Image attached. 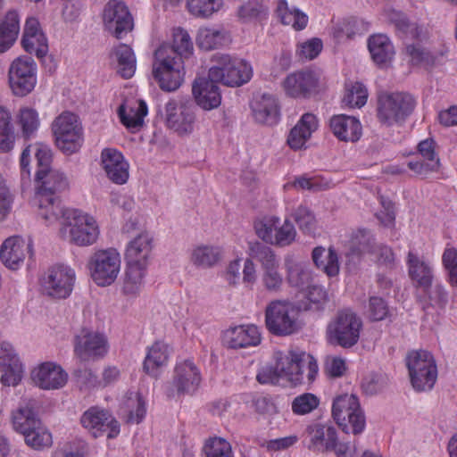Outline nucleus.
Wrapping results in <instances>:
<instances>
[{
    "label": "nucleus",
    "instance_id": "f257e3e1",
    "mask_svg": "<svg viewBox=\"0 0 457 457\" xmlns=\"http://www.w3.org/2000/svg\"><path fill=\"white\" fill-rule=\"evenodd\" d=\"M415 106L416 100L409 93L383 91L378 95L376 116L382 126L402 125Z\"/></svg>",
    "mask_w": 457,
    "mask_h": 457
},
{
    "label": "nucleus",
    "instance_id": "f03ea898",
    "mask_svg": "<svg viewBox=\"0 0 457 457\" xmlns=\"http://www.w3.org/2000/svg\"><path fill=\"white\" fill-rule=\"evenodd\" d=\"M173 55V50L163 44L155 50L152 63V78L166 92L177 90L184 80L182 62Z\"/></svg>",
    "mask_w": 457,
    "mask_h": 457
},
{
    "label": "nucleus",
    "instance_id": "7ed1b4c3",
    "mask_svg": "<svg viewBox=\"0 0 457 457\" xmlns=\"http://www.w3.org/2000/svg\"><path fill=\"white\" fill-rule=\"evenodd\" d=\"M406 366L415 391L425 392L434 387L437 378V367L430 352L422 349L409 352Z\"/></svg>",
    "mask_w": 457,
    "mask_h": 457
},
{
    "label": "nucleus",
    "instance_id": "20e7f679",
    "mask_svg": "<svg viewBox=\"0 0 457 457\" xmlns=\"http://www.w3.org/2000/svg\"><path fill=\"white\" fill-rule=\"evenodd\" d=\"M265 325L274 336L286 337L301 328L298 320V309L289 301L275 300L265 310Z\"/></svg>",
    "mask_w": 457,
    "mask_h": 457
},
{
    "label": "nucleus",
    "instance_id": "39448f33",
    "mask_svg": "<svg viewBox=\"0 0 457 457\" xmlns=\"http://www.w3.org/2000/svg\"><path fill=\"white\" fill-rule=\"evenodd\" d=\"M215 64L209 70L210 78L229 87H239L247 83L253 76V69L244 59L228 54H215Z\"/></svg>",
    "mask_w": 457,
    "mask_h": 457
},
{
    "label": "nucleus",
    "instance_id": "423d86ee",
    "mask_svg": "<svg viewBox=\"0 0 457 457\" xmlns=\"http://www.w3.org/2000/svg\"><path fill=\"white\" fill-rule=\"evenodd\" d=\"M55 145L67 155L77 153L83 144V128L79 117L71 112H63L52 123Z\"/></svg>",
    "mask_w": 457,
    "mask_h": 457
},
{
    "label": "nucleus",
    "instance_id": "0eeeda50",
    "mask_svg": "<svg viewBox=\"0 0 457 457\" xmlns=\"http://www.w3.org/2000/svg\"><path fill=\"white\" fill-rule=\"evenodd\" d=\"M332 416L338 427L347 434L359 435L365 428V415L354 395L345 394L336 397L332 404Z\"/></svg>",
    "mask_w": 457,
    "mask_h": 457
},
{
    "label": "nucleus",
    "instance_id": "6e6552de",
    "mask_svg": "<svg viewBox=\"0 0 457 457\" xmlns=\"http://www.w3.org/2000/svg\"><path fill=\"white\" fill-rule=\"evenodd\" d=\"M69 229V240L79 246H87L95 244L99 236V228L96 220L83 212L73 209L64 212V225L61 233Z\"/></svg>",
    "mask_w": 457,
    "mask_h": 457
},
{
    "label": "nucleus",
    "instance_id": "1a4fd4ad",
    "mask_svg": "<svg viewBox=\"0 0 457 457\" xmlns=\"http://www.w3.org/2000/svg\"><path fill=\"white\" fill-rule=\"evenodd\" d=\"M361 328V319L351 309H343L328 324V335L331 342L350 348L358 343Z\"/></svg>",
    "mask_w": 457,
    "mask_h": 457
},
{
    "label": "nucleus",
    "instance_id": "9d476101",
    "mask_svg": "<svg viewBox=\"0 0 457 457\" xmlns=\"http://www.w3.org/2000/svg\"><path fill=\"white\" fill-rule=\"evenodd\" d=\"M254 229L259 238L267 244L285 247L295 242L296 230L288 218L281 223L279 217L265 216L254 222Z\"/></svg>",
    "mask_w": 457,
    "mask_h": 457
},
{
    "label": "nucleus",
    "instance_id": "9b49d317",
    "mask_svg": "<svg viewBox=\"0 0 457 457\" xmlns=\"http://www.w3.org/2000/svg\"><path fill=\"white\" fill-rule=\"evenodd\" d=\"M37 66L30 56L15 58L8 69V84L15 96L24 97L30 94L37 81Z\"/></svg>",
    "mask_w": 457,
    "mask_h": 457
},
{
    "label": "nucleus",
    "instance_id": "f8f14e48",
    "mask_svg": "<svg viewBox=\"0 0 457 457\" xmlns=\"http://www.w3.org/2000/svg\"><path fill=\"white\" fill-rule=\"evenodd\" d=\"M120 255L114 248L95 252L87 264L93 281L100 287L112 285L120 273Z\"/></svg>",
    "mask_w": 457,
    "mask_h": 457
},
{
    "label": "nucleus",
    "instance_id": "ddd939ff",
    "mask_svg": "<svg viewBox=\"0 0 457 457\" xmlns=\"http://www.w3.org/2000/svg\"><path fill=\"white\" fill-rule=\"evenodd\" d=\"M76 279L73 269L67 265L58 264L50 267L42 276L40 285L45 295L65 299L71 294Z\"/></svg>",
    "mask_w": 457,
    "mask_h": 457
},
{
    "label": "nucleus",
    "instance_id": "4468645a",
    "mask_svg": "<svg viewBox=\"0 0 457 457\" xmlns=\"http://www.w3.org/2000/svg\"><path fill=\"white\" fill-rule=\"evenodd\" d=\"M201 373L190 360L179 362L174 370L173 380L164 386L167 397L174 398L195 393L201 383Z\"/></svg>",
    "mask_w": 457,
    "mask_h": 457
},
{
    "label": "nucleus",
    "instance_id": "2eb2a0df",
    "mask_svg": "<svg viewBox=\"0 0 457 457\" xmlns=\"http://www.w3.org/2000/svg\"><path fill=\"white\" fill-rule=\"evenodd\" d=\"M102 18L104 29L117 39L134 29L133 16L123 2L110 0L104 7Z\"/></svg>",
    "mask_w": 457,
    "mask_h": 457
},
{
    "label": "nucleus",
    "instance_id": "dca6fc26",
    "mask_svg": "<svg viewBox=\"0 0 457 457\" xmlns=\"http://www.w3.org/2000/svg\"><path fill=\"white\" fill-rule=\"evenodd\" d=\"M108 352L104 335L82 328L74 337V354L82 361L103 358Z\"/></svg>",
    "mask_w": 457,
    "mask_h": 457
},
{
    "label": "nucleus",
    "instance_id": "f3484780",
    "mask_svg": "<svg viewBox=\"0 0 457 457\" xmlns=\"http://www.w3.org/2000/svg\"><path fill=\"white\" fill-rule=\"evenodd\" d=\"M165 113L169 129L180 136L188 135L193 131L195 116L191 103L171 99L165 104Z\"/></svg>",
    "mask_w": 457,
    "mask_h": 457
},
{
    "label": "nucleus",
    "instance_id": "a211bd4d",
    "mask_svg": "<svg viewBox=\"0 0 457 457\" xmlns=\"http://www.w3.org/2000/svg\"><path fill=\"white\" fill-rule=\"evenodd\" d=\"M80 421L96 437L107 433L108 438H114L120 434V424L114 417L109 411L96 407L85 411Z\"/></svg>",
    "mask_w": 457,
    "mask_h": 457
},
{
    "label": "nucleus",
    "instance_id": "6ab92c4d",
    "mask_svg": "<svg viewBox=\"0 0 457 457\" xmlns=\"http://www.w3.org/2000/svg\"><path fill=\"white\" fill-rule=\"evenodd\" d=\"M0 380L7 386L18 385L23 373L22 364L13 346L5 341L0 342Z\"/></svg>",
    "mask_w": 457,
    "mask_h": 457
},
{
    "label": "nucleus",
    "instance_id": "aec40b11",
    "mask_svg": "<svg viewBox=\"0 0 457 457\" xmlns=\"http://www.w3.org/2000/svg\"><path fill=\"white\" fill-rule=\"evenodd\" d=\"M335 439L337 430L333 426L314 423L306 428L303 443L311 451L326 453L332 451Z\"/></svg>",
    "mask_w": 457,
    "mask_h": 457
},
{
    "label": "nucleus",
    "instance_id": "412c9836",
    "mask_svg": "<svg viewBox=\"0 0 457 457\" xmlns=\"http://www.w3.org/2000/svg\"><path fill=\"white\" fill-rule=\"evenodd\" d=\"M31 379L42 389H58L67 383L68 374L60 365L46 361L31 371Z\"/></svg>",
    "mask_w": 457,
    "mask_h": 457
},
{
    "label": "nucleus",
    "instance_id": "4be33fe9",
    "mask_svg": "<svg viewBox=\"0 0 457 457\" xmlns=\"http://www.w3.org/2000/svg\"><path fill=\"white\" fill-rule=\"evenodd\" d=\"M101 162L107 178L112 182L123 185L128 181L129 164L120 151L104 148L101 153Z\"/></svg>",
    "mask_w": 457,
    "mask_h": 457
},
{
    "label": "nucleus",
    "instance_id": "5701e85b",
    "mask_svg": "<svg viewBox=\"0 0 457 457\" xmlns=\"http://www.w3.org/2000/svg\"><path fill=\"white\" fill-rule=\"evenodd\" d=\"M319 84L316 72L304 70L289 74L283 82L284 89L291 97H308Z\"/></svg>",
    "mask_w": 457,
    "mask_h": 457
},
{
    "label": "nucleus",
    "instance_id": "b1692460",
    "mask_svg": "<svg viewBox=\"0 0 457 457\" xmlns=\"http://www.w3.org/2000/svg\"><path fill=\"white\" fill-rule=\"evenodd\" d=\"M219 81L210 78H198L192 87L196 104L204 110H212L220 106L221 95L217 85Z\"/></svg>",
    "mask_w": 457,
    "mask_h": 457
},
{
    "label": "nucleus",
    "instance_id": "393cba45",
    "mask_svg": "<svg viewBox=\"0 0 457 457\" xmlns=\"http://www.w3.org/2000/svg\"><path fill=\"white\" fill-rule=\"evenodd\" d=\"M31 250V242H26L20 237H11L2 245L0 258L5 267L15 270L21 266L26 253H30Z\"/></svg>",
    "mask_w": 457,
    "mask_h": 457
},
{
    "label": "nucleus",
    "instance_id": "a878e982",
    "mask_svg": "<svg viewBox=\"0 0 457 457\" xmlns=\"http://www.w3.org/2000/svg\"><path fill=\"white\" fill-rule=\"evenodd\" d=\"M436 143L433 139H425L419 143L418 152L423 161H410L407 166L415 174L426 177L430 172L437 171L440 167V160L435 151Z\"/></svg>",
    "mask_w": 457,
    "mask_h": 457
},
{
    "label": "nucleus",
    "instance_id": "bb28decb",
    "mask_svg": "<svg viewBox=\"0 0 457 457\" xmlns=\"http://www.w3.org/2000/svg\"><path fill=\"white\" fill-rule=\"evenodd\" d=\"M252 111L255 120L262 124L273 126L278 123L280 111L278 99L269 94H263L253 100Z\"/></svg>",
    "mask_w": 457,
    "mask_h": 457
},
{
    "label": "nucleus",
    "instance_id": "cd10ccee",
    "mask_svg": "<svg viewBox=\"0 0 457 457\" xmlns=\"http://www.w3.org/2000/svg\"><path fill=\"white\" fill-rule=\"evenodd\" d=\"M329 127L334 136L341 141L356 142L361 136V122L353 116L334 115L330 119Z\"/></svg>",
    "mask_w": 457,
    "mask_h": 457
},
{
    "label": "nucleus",
    "instance_id": "c85d7f7f",
    "mask_svg": "<svg viewBox=\"0 0 457 457\" xmlns=\"http://www.w3.org/2000/svg\"><path fill=\"white\" fill-rule=\"evenodd\" d=\"M228 345L233 349L247 348L260 345L262 337L254 325H241L226 331Z\"/></svg>",
    "mask_w": 457,
    "mask_h": 457
},
{
    "label": "nucleus",
    "instance_id": "c756f323",
    "mask_svg": "<svg viewBox=\"0 0 457 457\" xmlns=\"http://www.w3.org/2000/svg\"><path fill=\"white\" fill-rule=\"evenodd\" d=\"M306 353L298 350L289 351L288 354L278 361L282 379H287L293 386L303 382V368Z\"/></svg>",
    "mask_w": 457,
    "mask_h": 457
},
{
    "label": "nucleus",
    "instance_id": "7c9ffc66",
    "mask_svg": "<svg viewBox=\"0 0 457 457\" xmlns=\"http://www.w3.org/2000/svg\"><path fill=\"white\" fill-rule=\"evenodd\" d=\"M37 177L39 183L36 195H41L42 202L45 204L51 201V197H58V194L68 187V180L64 174L59 170H52L45 175Z\"/></svg>",
    "mask_w": 457,
    "mask_h": 457
},
{
    "label": "nucleus",
    "instance_id": "2f4dec72",
    "mask_svg": "<svg viewBox=\"0 0 457 457\" xmlns=\"http://www.w3.org/2000/svg\"><path fill=\"white\" fill-rule=\"evenodd\" d=\"M317 129L318 120L316 116L310 112L304 113L290 130L287 140L288 145L294 150L303 148Z\"/></svg>",
    "mask_w": 457,
    "mask_h": 457
},
{
    "label": "nucleus",
    "instance_id": "473e14b6",
    "mask_svg": "<svg viewBox=\"0 0 457 457\" xmlns=\"http://www.w3.org/2000/svg\"><path fill=\"white\" fill-rule=\"evenodd\" d=\"M152 250L153 237L148 233H141L129 243L125 252L126 262L148 266Z\"/></svg>",
    "mask_w": 457,
    "mask_h": 457
},
{
    "label": "nucleus",
    "instance_id": "72a5a7b5",
    "mask_svg": "<svg viewBox=\"0 0 457 457\" xmlns=\"http://www.w3.org/2000/svg\"><path fill=\"white\" fill-rule=\"evenodd\" d=\"M222 249L218 245L200 244L190 252V262L198 269H210L222 259Z\"/></svg>",
    "mask_w": 457,
    "mask_h": 457
},
{
    "label": "nucleus",
    "instance_id": "f704fd0d",
    "mask_svg": "<svg viewBox=\"0 0 457 457\" xmlns=\"http://www.w3.org/2000/svg\"><path fill=\"white\" fill-rule=\"evenodd\" d=\"M423 294L420 295L419 301L426 314L432 313V310L439 312L448 303V292L441 284L422 287Z\"/></svg>",
    "mask_w": 457,
    "mask_h": 457
},
{
    "label": "nucleus",
    "instance_id": "c9c22d12",
    "mask_svg": "<svg viewBox=\"0 0 457 457\" xmlns=\"http://www.w3.org/2000/svg\"><path fill=\"white\" fill-rule=\"evenodd\" d=\"M285 268L287 281L291 287L303 289L310 284L312 274L306 262L297 261L293 257H287L285 259Z\"/></svg>",
    "mask_w": 457,
    "mask_h": 457
},
{
    "label": "nucleus",
    "instance_id": "e433bc0d",
    "mask_svg": "<svg viewBox=\"0 0 457 457\" xmlns=\"http://www.w3.org/2000/svg\"><path fill=\"white\" fill-rule=\"evenodd\" d=\"M368 48L373 62L382 66L391 62L395 48L389 37L385 34H375L368 39Z\"/></svg>",
    "mask_w": 457,
    "mask_h": 457
},
{
    "label": "nucleus",
    "instance_id": "4c0bfd02",
    "mask_svg": "<svg viewBox=\"0 0 457 457\" xmlns=\"http://www.w3.org/2000/svg\"><path fill=\"white\" fill-rule=\"evenodd\" d=\"M229 33L222 28H200L196 37L199 48L209 51L230 43Z\"/></svg>",
    "mask_w": 457,
    "mask_h": 457
},
{
    "label": "nucleus",
    "instance_id": "58836bf2",
    "mask_svg": "<svg viewBox=\"0 0 457 457\" xmlns=\"http://www.w3.org/2000/svg\"><path fill=\"white\" fill-rule=\"evenodd\" d=\"M169 354V345L166 343L156 341L153 344L148 348L143 363V369L145 373L157 377L158 370L167 364Z\"/></svg>",
    "mask_w": 457,
    "mask_h": 457
},
{
    "label": "nucleus",
    "instance_id": "ea45409f",
    "mask_svg": "<svg viewBox=\"0 0 457 457\" xmlns=\"http://www.w3.org/2000/svg\"><path fill=\"white\" fill-rule=\"evenodd\" d=\"M147 266L126 262L122 291L126 295L136 296L142 290Z\"/></svg>",
    "mask_w": 457,
    "mask_h": 457
},
{
    "label": "nucleus",
    "instance_id": "a19ab883",
    "mask_svg": "<svg viewBox=\"0 0 457 457\" xmlns=\"http://www.w3.org/2000/svg\"><path fill=\"white\" fill-rule=\"evenodd\" d=\"M147 112L145 102L139 100L131 104H121L118 109V115L124 126L129 129H137L143 125Z\"/></svg>",
    "mask_w": 457,
    "mask_h": 457
},
{
    "label": "nucleus",
    "instance_id": "79ce46f5",
    "mask_svg": "<svg viewBox=\"0 0 457 457\" xmlns=\"http://www.w3.org/2000/svg\"><path fill=\"white\" fill-rule=\"evenodd\" d=\"M112 58L117 62V71L124 79L131 78L137 66V60L133 49L127 44H119L113 47Z\"/></svg>",
    "mask_w": 457,
    "mask_h": 457
},
{
    "label": "nucleus",
    "instance_id": "37998d69",
    "mask_svg": "<svg viewBox=\"0 0 457 457\" xmlns=\"http://www.w3.org/2000/svg\"><path fill=\"white\" fill-rule=\"evenodd\" d=\"M20 31V17L16 11H9L0 21V53L8 50Z\"/></svg>",
    "mask_w": 457,
    "mask_h": 457
},
{
    "label": "nucleus",
    "instance_id": "c03bdc74",
    "mask_svg": "<svg viewBox=\"0 0 457 457\" xmlns=\"http://www.w3.org/2000/svg\"><path fill=\"white\" fill-rule=\"evenodd\" d=\"M407 264L411 278L421 287H428L433 279L432 267L429 262L420 259L417 254L409 252Z\"/></svg>",
    "mask_w": 457,
    "mask_h": 457
},
{
    "label": "nucleus",
    "instance_id": "a18cd8bd",
    "mask_svg": "<svg viewBox=\"0 0 457 457\" xmlns=\"http://www.w3.org/2000/svg\"><path fill=\"white\" fill-rule=\"evenodd\" d=\"M312 259L315 266L328 277H335L339 273L338 255L333 247H329L328 252L322 246L315 247Z\"/></svg>",
    "mask_w": 457,
    "mask_h": 457
},
{
    "label": "nucleus",
    "instance_id": "49530a36",
    "mask_svg": "<svg viewBox=\"0 0 457 457\" xmlns=\"http://www.w3.org/2000/svg\"><path fill=\"white\" fill-rule=\"evenodd\" d=\"M42 196L36 195V200L38 204V217L41 218L46 225H51L60 220L62 226L64 225V212L69 209L61 206L59 197H51V201L43 203Z\"/></svg>",
    "mask_w": 457,
    "mask_h": 457
},
{
    "label": "nucleus",
    "instance_id": "de8ad7c7",
    "mask_svg": "<svg viewBox=\"0 0 457 457\" xmlns=\"http://www.w3.org/2000/svg\"><path fill=\"white\" fill-rule=\"evenodd\" d=\"M276 12L283 24L290 25L295 30H302L307 26L308 16L295 7H289L286 0L278 2Z\"/></svg>",
    "mask_w": 457,
    "mask_h": 457
},
{
    "label": "nucleus",
    "instance_id": "09e8293b",
    "mask_svg": "<svg viewBox=\"0 0 457 457\" xmlns=\"http://www.w3.org/2000/svg\"><path fill=\"white\" fill-rule=\"evenodd\" d=\"M41 422L37 413L33 407L27 403L24 406H20L15 411L12 412V425L14 429L25 435L28 431L32 429L35 426Z\"/></svg>",
    "mask_w": 457,
    "mask_h": 457
},
{
    "label": "nucleus",
    "instance_id": "8fccbe9b",
    "mask_svg": "<svg viewBox=\"0 0 457 457\" xmlns=\"http://www.w3.org/2000/svg\"><path fill=\"white\" fill-rule=\"evenodd\" d=\"M269 8L259 0H249L242 4L237 11V16L242 22H261L268 18Z\"/></svg>",
    "mask_w": 457,
    "mask_h": 457
},
{
    "label": "nucleus",
    "instance_id": "3c124183",
    "mask_svg": "<svg viewBox=\"0 0 457 457\" xmlns=\"http://www.w3.org/2000/svg\"><path fill=\"white\" fill-rule=\"evenodd\" d=\"M387 18L393 23L396 30L403 36L411 38H420L422 34V29L415 22H411L406 15L396 10H389Z\"/></svg>",
    "mask_w": 457,
    "mask_h": 457
},
{
    "label": "nucleus",
    "instance_id": "603ef678",
    "mask_svg": "<svg viewBox=\"0 0 457 457\" xmlns=\"http://www.w3.org/2000/svg\"><path fill=\"white\" fill-rule=\"evenodd\" d=\"M15 142L14 129L10 112L0 106V153H8Z\"/></svg>",
    "mask_w": 457,
    "mask_h": 457
},
{
    "label": "nucleus",
    "instance_id": "864d4df0",
    "mask_svg": "<svg viewBox=\"0 0 457 457\" xmlns=\"http://www.w3.org/2000/svg\"><path fill=\"white\" fill-rule=\"evenodd\" d=\"M201 457H234V452L228 440L220 436H212L204 441Z\"/></svg>",
    "mask_w": 457,
    "mask_h": 457
},
{
    "label": "nucleus",
    "instance_id": "5fc2aeb1",
    "mask_svg": "<svg viewBox=\"0 0 457 457\" xmlns=\"http://www.w3.org/2000/svg\"><path fill=\"white\" fill-rule=\"evenodd\" d=\"M290 218L303 234H313L317 228L316 217L313 212L305 204H301L293 209Z\"/></svg>",
    "mask_w": 457,
    "mask_h": 457
},
{
    "label": "nucleus",
    "instance_id": "6e6d98bb",
    "mask_svg": "<svg viewBox=\"0 0 457 457\" xmlns=\"http://www.w3.org/2000/svg\"><path fill=\"white\" fill-rule=\"evenodd\" d=\"M173 50L174 59L181 61L182 57L187 58L193 54L194 46L189 34L183 29L178 28L173 32V44L168 45Z\"/></svg>",
    "mask_w": 457,
    "mask_h": 457
},
{
    "label": "nucleus",
    "instance_id": "4d7b16f0",
    "mask_svg": "<svg viewBox=\"0 0 457 457\" xmlns=\"http://www.w3.org/2000/svg\"><path fill=\"white\" fill-rule=\"evenodd\" d=\"M25 443L35 450L50 447L53 443L52 435L42 421L23 435Z\"/></svg>",
    "mask_w": 457,
    "mask_h": 457
},
{
    "label": "nucleus",
    "instance_id": "13d9d810",
    "mask_svg": "<svg viewBox=\"0 0 457 457\" xmlns=\"http://www.w3.org/2000/svg\"><path fill=\"white\" fill-rule=\"evenodd\" d=\"M18 124L21 127L22 137L26 139L31 138L40 125L37 112L29 107L21 108L18 115Z\"/></svg>",
    "mask_w": 457,
    "mask_h": 457
},
{
    "label": "nucleus",
    "instance_id": "bf43d9fd",
    "mask_svg": "<svg viewBox=\"0 0 457 457\" xmlns=\"http://www.w3.org/2000/svg\"><path fill=\"white\" fill-rule=\"evenodd\" d=\"M350 244L348 255L361 256L363 253H370L372 251L375 241L370 231L358 229L353 234Z\"/></svg>",
    "mask_w": 457,
    "mask_h": 457
},
{
    "label": "nucleus",
    "instance_id": "052dcab7",
    "mask_svg": "<svg viewBox=\"0 0 457 457\" xmlns=\"http://www.w3.org/2000/svg\"><path fill=\"white\" fill-rule=\"evenodd\" d=\"M126 405L129 408L128 421L131 423H140L146 413L145 400L138 392H130Z\"/></svg>",
    "mask_w": 457,
    "mask_h": 457
},
{
    "label": "nucleus",
    "instance_id": "680f3d73",
    "mask_svg": "<svg viewBox=\"0 0 457 457\" xmlns=\"http://www.w3.org/2000/svg\"><path fill=\"white\" fill-rule=\"evenodd\" d=\"M249 254L251 258L261 262L262 270L278 264V261L272 249L260 242L250 244Z\"/></svg>",
    "mask_w": 457,
    "mask_h": 457
},
{
    "label": "nucleus",
    "instance_id": "e2e57ef3",
    "mask_svg": "<svg viewBox=\"0 0 457 457\" xmlns=\"http://www.w3.org/2000/svg\"><path fill=\"white\" fill-rule=\"evenodd\" d=\"M406 53L411 61L416 65L432 66L436 63L437 55L428 51L420 43L407 45Z\"/></svg>",
    "mask_w": 457,
    "mask_h": 457
},
{
    "label": "nucleus",
    "instance_id": "0e129e2a",
    "mask_svg": "<svg viewBox=\"0 0 457 457\" xmlns=\"http://www.w3.org/2000/svg\"><path fill=\"white\" fill-rule=\"evenodd\" d=\"M21 44L26 52L38 58L44 57L48 52L47 39L44 33L22 37Z\"/></svg>",
    "mask_w": 457,
    "mask_h": 457
},
{
    "label": "nucleus",
    "instance_id": "69168bd1",
    "mask_svg": "<svg viewBox=\"0 0 457 457\" xmlns=\"http://www.w3.org/2000/svg\"><path fill=\"white\" fill-rule=\"evenodd\" d=\"M368 99V91L360 82H355L350 87H346L343 102L350 107H362Z\"/></svg>",
    "mask_w": 457,
    "mask_h": 457
},
{
    "label": "nucleus",
    "instance_id": "338daca9",
    "mask_svg": "<svg viewBox=\"0 0 457 457\" xmlns=\"http://www.w3.org/2000/svg\"><path fill=\"white\" fill-rule=\"evenodd\" d=\"M319 398L311 393H304L296 396L292 402V411L296 415H305L318 408Z\"/></svg>",
    "mask_w": 457,
    "mask_h": 457
},
{
    "label": "nucleus",
    "instance_id": "774afa93",
    "mask_svg": "<svg viewBox=\"0 0 457 457\" xmlns=\"http://www.w3.org/2000/svg\"><path fill=\"white\" fill-rule=\"evenodd\" d=\"M442 262L447 271L449 284L457 287V249L446 247L442 255Z\"/></svg>",
    "mask_w": 457,
    "mask_h": 457
}]
</instances>
